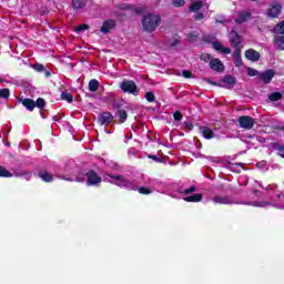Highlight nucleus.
I'll list each match as a JSON object with an SVG mask.
<instances>
[{
    "label": "nucleus",
    "instance_id": "obj_1",
    "mask_svg": "<svg viewBox=\"0 0 284 284\" xmlns=\"http://www.w3.org/2000/svg\"><path fill=\"white\" fill-rule=\"evenodd\" d=\"M161 16L156 13L149 12L142 17V30L146 34H152L156 32V28L161 26Z\"/></svg>",
    "mask_w": 284,
    "mask_h": 284
},
{
    "label": "nucleus",
    "instance_id": "obj_2",
    "mask_svg": "<svg viewBox=\"0 0 284 284\" xmlns=\"http://www.w3.org/2000/svg\"><path fill=\"white\" fill-rule=\"evenodd\" d=\"M120 89L122 92H125L126 94H133L134 97H139V87H136V83L132 80H123L120 83Z\"/></svg>",
    "mask_w": 284,
    "mask_h": 284
},
{
    "label": "nucleus",
    "instance_id": "obj_3",
    "mask_svg": "<svg viewBox=\"0 0 284 284\" xmlns=\"http://www.w3.org/2000/svg\"><path fill=\"white\" fill-rule=\"evenodd\" d=\"M84 176L87 179V185H89V187H91V186H99L103 182V179L94 170H89L84 174Z\"/></svg>",
    "mask_w": 284,
    "mask_h": 284
},
{
    "label": "nucleus",
    "instance_id": "obj_4",
    "mask_svg": "<svg viewBox=\"0 0 284 284\" xmlns=\"http://www.w3.org/2000/svg\"><path fill=\"white\" fill-rule=\"evenodd\" d=\"M229 41L232 48H234V50H241V43H243V37H241V34H239V32H236L235 30H231L230 34H229Z\"/></svg>",
    "mask_w": 284,
    "mask_h": 284
},
{
    "label": "nucleus",
    "instance_id": "obj_5",
    "mask_svg": "<svg viewBox=\"0 0 284 284\" xmlns=\"http://www.w3.org/2000/svg\"><path fill=\"white\" fill-rule=\"evenodd\" d=\"M239 124L242 130H252L254 125L256 124V121H254V118L250 115H241L239 119Z\"/></svg>",
    "mask_w": 284,
    "mask_h": 284
},
{
    "label": "nucleus",
    "instance_id": "obj_6",
    "mask_svg": "<svg viewBox=\"0 0 284 284\" xmlns=\"http://www.w3.org/2000/svg\"><path fill=\"white\" fill-rule=\"evenodd\" d=\"M283 6L281 3H273L267 10V17L271 19H276L278 18V14H281Z\"/></svg>",
    "mask_w": 284,
    "mask_h": 284
},
{
    "label": "nucleus",
    "instance_id": "obj_7",
    "mask_svg": "<svg viewBox=\"0 0 284 284\" xmlns=\"http://www.w3.org/2000/svg\"><path fill=\"white\" fill-rule=\"evenodd\" d=\"M113 185H118V187H126V190H133V192H136V185H134L130 180L125 179L123 176L118 182H111Z\"/></svg>",
    "mask_w": 284,
    "mask_h": 284
},
{
    "label": "nucleus",
    "instance_id": "obj_8",
    "mask_svg": "<svg viewBox=\"0 0 284 284\" xmlns=\"http://www.w3.org/2000/svg\"><path fill=\"white\" fill-rule=\"evenodd\" d=\"M116 28V21L113 19H108L103 22L102 27L100 28V32L102 34H108L111 30Z\"/></svg>",
    "mask_w": 284,
    "mask_h": 284
},
{
    "label": "nucleus",
    "instance_id": "obj_9",
    "mask_svg": "<svg viewBox=\"0 0 284 284\" xmlns=\"http://www.w3.org/2000/svg\"><path fill=\"white\" fill-rule=\"evenodd\" d=\"M114 121V115L110 112H103L98 115V122L100 125H109V123H112Z\"/></svg>",
    "mask_w": 284,
    "mask_h": 284
},
{
    "label": "nucleus",
    "instance_id": "obj_10",
    "mask_svg": "<svg viewBox=\"0 0 284 284\" xmlns=\"http://www.w3.org/2000/svg\"><path fill=\"white\" fill-rule=\"evenodd\" d=\"M252 19V12L250 11H240L237 13V18L235 19V23L237 24H243V23H247V21H250Z\"/></svg>",
    "mask_w": 284,
    "mask_h": 284
},
{
    "label": "nucleus",
    "instance_id": "obj_11",
    "mask_svg": "<svg viewBox=\"0 0 284 284\" xmlns=\"http://www.w3.org/2000/svg\"><path fill=\"white\" fill-rule=\"evenodd\" d=\"M209 67L213 72H223L225 70V65L219 58L212 59Z\"/></svg>",
    "mask_w": 284,
    "mask_h": 284
},
{
    "label": "nucleus",
    "instance_id": "obj_12",
    "mask_svg": "<svg viewBox=\"0 0 284 284\" xmlns=\"http://www.w3.org/2000/svg\"><path fill=\"white\" fill-rule=\"evenodd\" d=\"M38 176L44 183H52L54 181V175H52V173L48 172L45 169L39 170Z\"/></svg>",
    "mask_w": 284,
    "mask_h": 284
},
{
    "label": "nucleus",
    "instance_id": "obj_13",
    "mask_svg": "<svg viewBox=\"0 0 284 284\" xmlns=\"http://www.w3.org/2000/svg\"><path fill=\"white\" fill-rule=\"evenodd\" d=\"M19 103H22V105L29 110V112H32L34 108H37V104H34V100L30 98H23L19 97L18 98Z\"/></svg>",
    "mask_w": 284,
    "mask_h": 284
},
{
    "label": "nucleus",
    "instance_id": "obj_14",
    "mask_svg": "<svg viewBox=\"0 0 284 284\" xmlns=\"http://www.w3.org/2000/svg\"><path fill=\"white\" fill-rule=\"evenodd\" d=\"M213 203L219 204V205H234V201L230 199V196H220L216 195L212 199Z\"/></svg>",
    "mask_w": 284,
    "mask_h": 284
},
{
    "label": "nucleus",
    "instance_id": "obj_15",
    "mask_svg": "<svg viewBox=\"0 0 284 284\" xmlns=\"http://www.w3.org/2000/svg\"><path fill=\"white\" fill-rule=\"evenodd\" d=\"M245 58L253 62L261 61V53L254 49H248L245 51Z\"/></svg>",
    "mask_w": 284,
    "mask_h": 284
},
{
    "label": "nucleus",
    "instance_id": "obj_16",
    "mask_svg": "<svg viewBox=\"0 0 284 284\" xmlns=\"http://www.w3.org/2000/svg\"><path fill=\"white\" fill-rule=\"evenodd\" d=\"M274 74H275L274 70L268 69L265 72L261 73L258 79L264 83H272V79H274Z\"/></svg>",
    "mask_w": 284,
    "mask_h": 284
},
{
    "label": "nucleus",
    "instance_id": "obj_17",
    "mask_svg": "<svg viewBox=\"0 0 284 284\" xmlns=\"http://www.w3.org/2000/svg\"><path fill=\"white\" fill-rule=\"evenodd\" d=\"M233 63L235 68H241L243 65V58H241V49H234Z\"/></svg>",
    "mask_w": 284,
    "mask_h": 284
},
{
    "label": "nucleus",
    "instance_id": "obj_18",
    "mask_svg": "<svg viewBox=\"0 0 284 284\" xmlns=\"http://www.w3.org/2000/svg\"><path fill=\"white\" fill-rule=\"evenodd\" d=\"M183 201L186 203H201L203 201V193H195L193 195H189L186 197H183Z\"/></svg>",
    "mask_w": 284,
    "mask_h": 284
},
{
    "label": "nucleus",
    "instance_id": "obj_19",
    "mask_svg": "<svg viewBox=\"0 0 284 284\" xmlns=\"http://www.w3.org/2000/svg\"><path fill=\"white\" fill-rule=\"evenodd\" d=\"M88 6V0H71V8L73 10H83Z\"/></svg>",
    "mask_w": 284,
    "mask_h": 284
},
{
    "label": "nucleus",
    "instance_id": "obj_20",
    "mask_svg": "<svg viewBox=\"0 0 284 284\" xmlns=\"http://www.w3.org/2000/svg\"><path fill=\"white\" fill-rule=\"evenodd\" d=\"M200 131L202 136H204L207 141H210V139H214V131H212V129L209 126H201Z\"/></svg>",
    "mask_w": 284,
    "mask_h": 284
},
{
    "label": "nucleus",
    "instance_id": "obj_21",
    "mask_svg": "<svg viewBox=\"0 0 284 284\" xmlns=\"http://www.w3.org/2000/svg\"><path fill=\"white\" fill-rule=\"evenodd\" d=\"M273 150H275V152H277L278 156H282V159H284V145L278 143V142H273L271 143Z\"/></svg>",
    "mask_w": 284,
    "mask_h": 284
},
{
    "label": "nucleus",
    "instance_id": "obj_22",
    "mask_svg": "<svg viewBox=\"0 0 284 284\" xmlns=\"http://www.w3.org/2000/svg\"><path fill=\"white\" fill-rule=\"evenodd\" d=\"M118 116L120 123H125V121H128V111L121 109V106H118Z\"/></svg>",
    "mask_w": 284,
    "mask_h": 284
},
{
    "label": "nucleus",
    "instance_id": "obj_23",
    "mask_svg": "<svg viewBox=\"0 0 284 284\" xmlns=\"http://www.w3.org/2000/svg\"><path fill=\"white\" fill-rule=\"evenodd\" d=\"M203 8V1H195L191 3L189 12H199Z\"/></svg>",
    "mask_w": 284,
    "mask_h": 284
},
{
    "label": "nucleus",
    "instance_id": "obj_24",
    "mask_svg": "<svg viewBox=\"0 0 284 284\" xmlns=\"http://www.w3.org/2000/svg\"><path fill=\"white\" fill-rule=\"evenodd\" d=\"M99 85H101L99 80H97V79L90 80L89 81V91L90 92H97V90H99Z\"/></svg>",
    "mask_w": 284,
    "mask_h": 284
},
{
    "label": "nucleus",
    "instance_id": "obj_25",
    "mask_svg": "<svg viewBox=\"0 0 284 284\" xmlns=\"http://www.w3.org/2000/svg\"><path fill=\"white\" fill-rule=\"evenodd\" d=\"M221 81L226 83V85H236V78L230 74L225 75Z\"/></svg>",
    "mask_w": 284,
    "mask_h": 284
},
{
    "label": "nucleus",
    "instance_id": "obj_26",
    "mask_svg": "<svg viewBox=\"0 0 284 284\" xmlns=\"http://www.w3.org/2000/svg\"><path fill=\"white\" fill-rule=\"evenodd\" d=\"M61 99L62 101H67V103H72V101H74V95L68 91H62Z\"/></svg>",
    "mask_w": 284,
    "mask_h": 284
},
{
    "label": "nucleus",
    "instance_id": "obj_27",
    "mask_svg": "<svg viewBox=\"0 0 284 284\" xmlns=\"http://www.w3.org/2000/svg\"><path fill=\"white\" fill-rule=\"evenodd\" d=\"M132 12L138 14V17H141V14H145V12H148V7H145V6H143V7L133 6Z\"/></svg>",
    "mask_w": 284,
    "mask_h": 284
},
{
    "label": "nucleus",
    "instance_id": "obj_28",
    "mask_svg": "<svg viewBox=\"0 0 284 284\" xmlns=\"http://www.w3.org/2000/svg\"><path fill=\"white\" fill-rule=\"evenodd\" d=\"M274 42L277 45V50H284V36H276Z\"/></svg>",
    "mask_w": 284,
    "mask_h": 284
},
{
    "label": "nucleus",
    "instance_id": "obj_29",
    "mask_svg": "<svg viewBox=\"0 0 284 284\" xmlns=\"http://www.w3.org/2000/svg\"><path fill=\"white\" fill-rule=\"evenodd\" d=\"M0 176L2 179H11L12 173L8 171L6 168H3L2 165H0Z\"/></svg>",
    "mask_w": 284,
    "mask_h": 284
},
{
    "label": "nucleus",
    "instance_id": "obj_30",
    "mask_svg": "<svg viewBox=\"0 0 284 284\" xmlns=\"http://www.w3.org/2000/svg\"><path fill=\"white\" fill-rule=\"evenodd\" d=\"M136 191L139 192V194H143L145 196L152 194V190L146 186H142V187L136 186Z\"/></svg>",
    "mask_w": 284,
    "mask_h": 284
},
{
    "label": "nucleus",
    "instance_id": "obj_31",
    "mask_svg": "<svg viewBox=\"0 0 284 284\" xmlns=\"http://www.w3.org/2000/svg\"><path fill=\"white\" fill-rule=\"evenodd\" d=\"M274 32L275 34H284V20L275 26Z\"/></svg>",
    "mask_w": 284,
    "mask_h": 284
},
{
    "label": "nucleus",
    "instance_id": "obj_32",
    "mask_svg": "<svg viewBox=\"0 0 284 284\" xmlns=\"http://www.w3.org/2000/svg\"><path fill=\"white\" fill-rule=\"evenodd\" d=\"M270 101H281L283 99V93L281 92H273L268 95Z\"/></svg>",
    "mask_w": 284,
    "mask_h": 284
},
{
    "label": "nucleus",
    "instance_id": "obj_33",
    "mask_svg": "<svg viewBox=\"0 0 284 284\" xmlns=\"http://www.w3.org/2000/svg\"><path fill=\"white\" fill-rule=\"evenodd\" d=\"M212 59H213L212 54H210V53H201V55H200V61H204V63H209V65H210Z\"/></svg>",
    "mask_w": 284,
    "mask_h": 284
},
{
    "label": "nucleus",
    "instance_id": "obj_34",
    "mask_svg": "<svg viewBox=\"0 0 284 284\" xmlns=\"http://www.w3.org/2000/svg\"><path fill=\"white\" fill-rule=\"evenodd\" d=\"M144 99H146L149 103H154V101H156V95H154L152 91H148L144 95Z\"/></svg>",
    "mask_w": 284,
    "mask_h": 284
},
{
    "label": "nucleus",
    "instance_id": "obj_35",
    "mask_svg": "<svg viewBox=\"0 0 284 284\" xmlns=\"http://www.w3.org/2000/svg\"><path fill=\"white\" fill-rule=\"evenodd\" d=\"M34 105L36 108H39V110H43L45 108V100L43 98H38Z\"/></svg>",
    "mask_w": 284,
    "mask_h": 284
},
{
    "label": "nucleus",
    "instance_id": "obj_36",
    "mask_svg": "<svg viewBox=\"0 0 284 284\" xmlns=\"http://www.w3.org/2000/svg\"><path fill=\"white\" fill-rule=\"evenodd\" d=\"M0 99H10V89H0Z\"/></svg>",
    "mask_w": 284,
    "mask_h": 284
},
{
    "label": "nucleus",
    "instance_id": "obj_37",
    "mask_svg": "<svg viewBox=\"0 0 284 284\" xmlns=\"http://www.w3.org/2000/svg\"><path fill=\"white\" fill-rule=\"evenodd\" d=\"M194 192H196V186L192 185L184 191H180V194H184L185 196H189V194H194Z\"/></svg>",
    "mask_w": 284,
    "mask_h": 284
},
{
    "label": "nucleus",
    "instance_id": "obj_38",
    "mask_svg": "<svg viewBox=\"0 0 284 284\" xmlns=\"http://www.w3.org/2000/svg\"><path fill=\"white\" fill-rule=\"evenodd\" d=\"M85 30H90V24L83 23L75 28V32H85Z\"/></svg>",
    "mask_w": 284,
    "mask_h": 284
},
{
    "label": "nucleus",
    "instance_id": "obj_39",
    "mask_svg": "<svg viewBox=\"0 0 284 284\" xmlns=\"http://www.w3.org/2000/svg\"><path fill=\"white\" fill-rule=\"evenodd\" d=\"M32 68L36 70V72H45V65L41 63H36L32 65Z\"/></svg>",
    "mask_w": 284,
    "mask_h": 284
},
{
    "label": "nucleus",
    "instance_id": "obj_40",
    "mask_svg": "<svg viewBox=\"0 0 284 284\" xmlns=\"http://www.w3.org/2000/svg\"><path fill=\"white\" fill-rule=\"evenodd\" d=\"M203 81H204L205 83H209V85H216L217 88H225V87L222 85L221 83L214 82V81H212V80L209 79V78H203Z\"/></svg>",
    "mask_w": 284,
    "mask_h": 284
},
{
    "label": "nucleus",
    "instance_id": "obj_41",
    "mask_svg": "<svg viewBox=\"0 0 284 284\" xmlns=\"http://www.w3.org/2000/svg\"><path fill=\"white\" fill-rule=\"evenodd\" d=\"M172 6L174 8H183V6H185V0H172Z\"/></svg>",
    "mask_w": 284,
    "mask_h": 284
},
{
    "label": "nucleus",
    "instance_id": "obj_42",
    "mask_svg": "<svg viewBox=\"0 0 284 284\" xmlns=\"http://www.w3.org/2000/svg\"><path fill=\"white\" fill-rule=\"evenodd\" d=\"M189 41H196L199 39V33L195 31H192L187 34Z\"/></svg>",
    "mask_w": 284,
    "mask_h": 284
},
{
    "label": "nucleus",
    "instance_id": "obj_43",
    "mask_svg": "<svg viewBox=\"0 0 284 284\" xmlns=\"http://www.w3.org/2000/svg\"><path fill=\"white\" fill-rule=\"evenodd\" d=\"M194 21H203L205 19V14L203 12H197L193 16Z\"/></svg>",
    "mask_w": 284,
    "mask_h": 284
},
{
    "label": "nucleus",
    "instance_id": "obj_44",
    "mask_svg": "<svg viewBox=\"0 0 284 284\" xmlns=\"http://www.w3.org/2000/svg\"><path fill=\"white\" fill-rule=\"evenodd\" d=\"M213 50H216L217 52H222L223 44H221V42L219 41L213 42Z\"/></svg>",
    "mask_w": 284,
    "mask_h": 284
},
{
    "label": "nucleus",
    "instance_id": "obj_45",
    "mask_svg": "<svg viewBox=\"0 0 284 284\" xmlns=\"http://www.w3.org/2000/svg\"><path fill=\"white\" fill-rule=\"evenodd\" d=\"M173 119H174V121H182L183 120V113H181V111H175L173 113Z\"/></svg>",
    "mask_w": 284,
    "mask_h": 284
},
{
    "label": "nucleus",
    "instance_id": "obj_46",
    "mask_svg": "<svg viewBox=\"0 0 284 284\" xmlns=\"http://www.w3.org/2000/svg\"><path fill=\"white\" fill-rule=\"evenodd\" d=\"M267 202H253V203H244V205H257V207H265L267 205Z\"/></svg>",
    "mask_w": 284,
    "mask_h": 284
},
{
    "label": "nucleus",
    "instance_id": "obj_47",
    "mask_svg": "<svg viewBox=\"0 0 284 284\" xmlns=\"http://www.w3.org/2000/svg\"><path fill=\"white\" fill-rule=\"evenodd\" d=\"M247 74H248V77H256V75H258V70L247 68Z\"/></svg>",
    "mask_w": 284,
    "mask_h": 284
},
{
    "label": "nucleus",
    "instance_id": "obj_48",
    "mask_svg": "<svg viewBox=\"0 0 284 284\" xmlns=\"http://www.w3.org/2000/svg\"><path fill=\"white\" fill-rule=\"evenodd\" d=\"M182 77H184V79H192V71L183 70L182 71Z\"/></svg>",
    "mask_w": 284,
    "mask_h": 284
},
{
    "label": "nucleus",
    "instance_id": "obj_49",
    "mask_svg": "<svg viewBox=\"0 0 284 284\" xmlns=\"http://www.w3.org/2000/svg\"><path fill=\"white\" fill-rule=\"evenodd\" d=\"M134 4H122L120 10H133Z\"/></svg>",
    "mask_w": 284,
    "mask_h": 284
},
{
    "label": "nucleus",
    "instance_id": "obj_50",
    "mask_svg": "<svg viewBox=\"0 0 284 284\" xmlns=\"http://www.w3.org/2000/svg\"><path fill=\"white\" fill-rule=\"evenodd\" d=\"M223 54H232V49H230V47H222V51Z\"/></svg>",
    "mask_w": 284,
    "mask_h": 284
},
{
    "label": "nucleus",
    "instance_id": "obj_51",
    "mask_svg": "<svg viewBox=\"0 0 284 284\" xmlns=\"http://www.w3.org/2000/svg\"><path fill=\"white\" fill-rule=\"evenodd\" d=\"M184 125L190 131L194 130V124L192 122H190V121L184 122Z\"/></svg>",
    "mask_w": 284,
    "mask_h": 284
},
{
    "label": "nucleus",
    "instance_id": "obj_52",
    "mask_svg": "<svg viewBox=\"0 0 284 284\" xmlns=\"http://www.w3.org/2000/svg\"><path fill=\"white\" fill-rule=\"evenodd\" d=\"M109 178L113 179V181H119L120 179H123V175L109 174Z\"/></svg>",
    "mask_w": 284,
    "mask_h": 284
},
{
    "label": "nucleus",
    "instance_id": "obj_53",
    "mask_svg": "<svg viewBox=\"0 0 284 284\" xmlns=\"http://www.w3.org/2000/svg\"><path fill=\"white\" fill-rule=\"evenodd\" d=\"M179 43H181L179 40H173V42H171V48H176Z\"/></svg>",
    "mask_w": 284,
    "mask_h": 284
},
{
    "label": "nucleus",
    "instance_id": "obj_54",
    "mask_svg": "<svg viewBox=\"0 0 284 284\" xmlns=\"http://www.w3.org/2000/svg\"><path fill=\"white\" fill-rule=\"evenodd\" d=\"M149 159H152L153 161H159V158L156 155H149Z\"/></svg>",
    "mask_w": 284,
    "mask_h": 284
},
{
    "label": "nucleus",
    "instance_id": "obj_55",
    "mask_svg": "<svg viewBox=\"0 0 284 284\" xmlns=\"http://www.w3.org/2000/svg\"><path fill=\"white\" fill-rule=\"evenodd\" d=\"M216 23H225V19H223V18L220 19V20L217 19V20H216Z\"/></svg>",
    "mask_w": 284,
    "mask_h": 284
},
{
    "label": "nucleus",
    "instance_id": "obj_56",
    "mask_svg": "<svg viewBox=\"0 0 284 284\" xmlns=\"http://www.w3.org/2000/svg\"><path fill=\"white\" fill-rule=\"evenodd\" d=\"M53 121H59V115L53 116Z\"/></svg>",
    "mask_w": 284,
    "mask_h": 284
},
{
    "label": "nucleus",
    "instance_id": "obj_57",
    "mask_svg": "<svg viewBox=\"0 0 284 284\" xmlns=\"http://www.w3.org/2000/svg\"><path fill=\"white\" fill-rule=\"evenodd\" d=\"M45 77H50V71H45Z\"/></svg>",
    "mask_w": 284,
    "mask_h": 284
},
{
    "label": "nucleus",
    "instance_id": "obj_58",
    "mask_svg": "<svg viewBox=\"0 0 284 284\" xmlns=\"http://www.w3.org/2000/svg\"><path fill=\"white\" fill-rule=\"evenodd\" d=\"M0 83H3V79H0Z\"/></svg>",
    "mask_w": 284,
    "mask_h": 284
},
{
    "label": "nucleus",
    "instance_id": "obj_59",
    "mask_svg": "<svg viewBox=\"0 0 284 284\" xmlns=\"http://www.w3.org/2000/svg\"><path fill=\"white\" fill-rule=\"evenodd\" d=\"M24 174H30V172H27V173H24Z\"/></svg>",
    "mask_w": 284,
    "mask_h": 284
}]
</instances>
